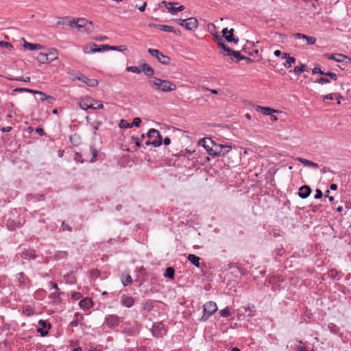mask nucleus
<instances>
[{
  "label": "nucleus",
  "instance_id": "obj_37",
  "mask_svg": "<svg viewBox=\"0 0 351 351\" xmlns=\"http://www.w3.org/2000/svg\"><path fill=\"white\" fill-rule=\"evenodd\" d=\"M143 310L150 312L154 308V301L152 300H148L145 301L143 304Z\"/></svg>",
  "mask_w": 351,
  "mask_h": 351
},
{
  "label": "nucleus",
  "instance_id": "obj_15",
  "mask_svg": "<svg viewBox=\"0 0 351 351\" xmlns=\"http://www.w3.org/2000/svg\"><path fill=\"white\" fill-rule=\"evenodd\" d=\"M146 136L149 139V141L160 140V145L162 144V136L158 130L154 128L150 129L147 133Z\"/></svg>",
  "mask_w": 351,
  "mask_h": 351
},
{
  "label": "nucleus",
  "instance_id": "obj_61",
  "mask_svg": "<svg viewBox=\"0 0 351 351\" xmlns=\"http://www.w3.org/2000/svg\"><path fill=\"white\" fill-rule=\"evenodd\" d=\"M315 193H316L315 195V199H320L322 197L323 193L320 189H316Z\"/></svg>",
  "mask_w": 351,
  "mask_h": 351
},
{
  "label": "nucleus",
  "instance_id": "obj_24",
  "mask_svg": "<svg viewBox=\"0 0 351 351\" xmlns=\"http://www.w3.org/2000/svg\"><path fill=\"white\" fill-rule=\"evenodd\" d=\"M104 46H107V45H101L98 46L95 43H91L90 45V51L91 53H97V52L108 51V49H106Z\"/></svg>",
  "mask_w": 351,
  "mask_h": 351
},
{
  "label": "nucleus",
  "instance_id": "obj_36",
  "mask_svg": "<svg viewBox=\"0 0 351 351\" xmlns=\"http://www.w3.org/2000/svg\"><path fill=\"white\" fill-rule=\"evenodd\" d=\"M261 109V112L265 115H271L272 113L278 112V110H276L269 107H261L258 106Z\"/></svg>",
  "mask_w": 351,
  "mask_h": 351
},
{
  "label": "nucleus",
  "instance_id": "obj_59",
  "mask_svg": "<svg viewBox=\"0 0 351 351\" xmlns=\"http://www.w3.org/2000/svg\"><path fill=\"white\" fill-rule=\"evenodd\" d=\"M132 142L135 143L136 146L139 147L141 146V141L138 137L132 136Z\"/></svg>",
  "mask_w": 351,
  "mask_h": 351
},
{
  "label": "nucleus",
  "instance_id": "obj_31",
  "mask_svg": "<svg viewBox=\"0 0 351 351\" xmlns=\"http://www.w3.org/2000/svg\"><path fill=\"white\" fill-rule=\"evenodd\" d=\"M63 278L68 284L73 285L77 282L75 276L73 272L64 275Z\"/></svg>",
  "mask_w": 351,
  "mask_h": 351
},
{
  "label": "nucleus",
  "instance_id": "obj_1",
  "mask_svg": "<svg viewBox=\"0 0 351 351\" xmlns=\"http://www.w3.org/2000/svg\"><path fill=\"white\" fill-rule=\"evenodd\" d=\"M149 86L156 91H162L165 93L171 92L176 90L177 86L175 83L162 80L157 77H150L148 80Z\"/></svg>",
  "mask_w": 351,
  "mask_h": 351
},
{
  "label": "nucleus",
  "instance_id": "obj_23",
  "mask_svg": "<svg viewBox=\"0 0 351 351\" xmlns=\"http://www.w3.org/2000/svg\"><path fill=\"white\" fill-rule=\"evenodd\" d=\"M141 67H142V71L144 72V73L146 75L151 77H154V75L155 73L154 69L151 66H149L148 64L144 63L142 64Z\"/></svg>",
  "mask_w": 351,
  "mask_h": 351
},
{
  "label": "nucleus",
  "instance_id": "obj_34",
  "mask_svg": "<svg viewBox=\"0 0 351 351\" xmlns=\"http://www.w3.org/2000/svg\"><path fill=\"white\" fill-rule=\"evenodd\" d=\"M16 278L21 285H25L29 282L27 276L23 272H20L16 275Z\"/></svg>",
  "mask_w": 351,
  "mask_h": 351
},
{
  "label": "nucleus",
  "instance_id": "obj_51",
  "mask_svg": "<svg viewBox=\"0 0 351 351\" xmlns=\"http://www.w3.org/2000/svg\"><path fill=\"white\" fill-rule=\"evenodd\" d=\"M315 82L323 84L329 83L330 82V80L328 79V78L324 77H320L319 78H317L315 81Z\"/></svg>",
  "mask_w": 351,
  "mask_h": 351
},
{
  "label": "nucleus",
  "instance_id": "obj_56",
  "mask_svg": "<svg viewBox=\"0 0 351 351\" xmlns=\"http://www.w3.org/2000/svg\"><path fill=\"white\" fill-rule=\"evenodd\" d=\"M119 126L120 128L127 129V126H128V122L125 119H121L119 122Z\"/></svg>",
  "mask_w": 351,
  "mask_h": 351
},
{
  "label": "nucleus",
  "instance_id": "obj_21",
  "mask_svg": "<svg viewBox=\"0 0 351 351\" xmlns=\"http://www.w3.org/2000/svg\"><path fill=\"white\" fill-rule=\"evenodd\" d=\"M35 92H36V93H34V94L38 95L40 96V100H41L43 101L47 100L49 104H52L56 100L54 97H53L52 96H50V95H47L43 92H41L39 90H35Z\"/></svg>",
  "mask_w": 351,
  "mask_h": 351
},
{
  "label": "nucleus",
  "instance_id": "obj_32",
  "mask_svg": "<svg viewBox=\"0 0 351 351\" xmlns=\"http://www.w3.org/2000/svg\"><path fill=\"white\" fill-rule=\"evenodd\" d=\"M150 27L154 26L155 27L159 29L160 30L167 32H171L172 31H174V27L170 25H154V24H149Z\"/></svg>",
  "mask_w": 351,
  "mask_h": 351
},
{
  "label": "nucleus",
  "instance_id": "obj_30",
  "mask_svg": "<svg viewBox=\"0 0 351 351\" xmlns=\"http://www.w3.org/2000/svg\"><path fill=\"white\" fill-rule=\"evenodd\" d=\"M23 47L25 49H29L31 51L41 49L44 48V47L42 45H40V44H33V43H28V42H27L25 40L24 42Z\"/></svg>",
  "mask_w": 351,
  "mask_h": 351
},
{
  "label": "nucleus",
  "instance_id": "obj_10",
  "mask_svg": "<svg viewBox=\"0 0 351 351\" xmlns=\"http://www.w3.org/2000/svg\"><path fill=\"white\" fill-rule=\"evenodd\" d=\"M105 323L110 328H114L119 324L120 318L116 315H108L106 317Z\"/></svg>",
  "mask_w": 351,
  "mask_h": 351
},
{
  "label": "nucleus",
  "instance_id": "obj_7",
  "mask_svg": "<svg viewBox=\"0 0 351 351\" xmlns=\"http://www.w3.org/2000/svg\"><path fill=\"white\" fill-rule=\"evenodd\" d=\"M122 332L129 336H135L139 333V326L136 323L126 322Z\"/></svg>",
  "mask_w": 351,
  "mask_h": 351
},
{
  "label": "nucleus",
  "instance_id": "obj_2",
  "mask_svg": "<svg viewBox=\"0 0 351 351\" xmlns=\"http://www.w3.org/2000/svg\"><path fill=\"white\" fill-rule=\"evenodd\" d=\"M58 51L53 48L50 49L48 53H40L37 60L42 64L51 62L58 58Z\"/></svg>",
  "mask_w": 351,
  "mask_h": 351
},
{
  "label": "nucleus",
  "instance_id": "obj_40",
  "mask_svg": "<svg viewBox=\"0 0 351 351\" xmlns=\"http://www.w3.org/2000/svg\"><path fill=\"white\" fill-rule=\"evenodd\" d=\"M175 276V269L171 267H169L166 269V271L164 274V276L166 278H169L170 279H173Z\"/></svg>",
  "mask_w": 351,
  "mask_h": 351
},
{
  "label": "nucleus",
  "instance_id": "obj_57",
  "mask_svg": "<svg viewBox=\"0 0 351 351\" xmlns=\"http://www.w3.org/2000/svg\"><path fill=\"white\" fill-rule=\"evenodd\" d=\"M62 228L63 231H66V230L69 231V232L72 231L71 226H70L69 224H66L64 221H63L62 223Z\"/></svg>",
  "mask_w": 351,
  "mask_h": 351
},
{
  "label": "nucleus",
  "instance_id": "obj_8",
  "mask_svg": "<svg viewBox=\"0 0 351 351\" xmlns=\"http://www.w3.org/2000/svg\"><path fill=\"white\" fill-rule=\"evenodd\" d=\"M152 332L155 337H161L166 334V329L162 322H156L153 324Z\"/></svg>",
  "mask_w": 351,
  "mask_h": 351
},
{
  "label": "nucleus",
  "instance_id": "obj_18",
  "mask_svg": "<svg viewBox=\"0 0 351 351\" xmlns=\"http://www.w3.org/2000/svg\"><path fill=\"white\" fill-rule=\"evenodd\" d=\"M311 193V189L307 185H304L299 189L298 195L302 199L307 198Z\"/></svg>",
  "mask_w": 351,
  "mask_h": 351
},
{
  "label": "nucleus",
  "instance_id": "obj_41",
  "mask_svg": "<svg viewBox=\"0 0 351 351\" xmlns=\"http://www.w3.org/2000/svg\"><path fill=\"white\" fill-rule=\"evenodd\" d=\"M306 69V65L304 64H300V66H297L293 69V73L295 75H300L302 72H304Z\"/></svg>",
  "mask_w": 351,
  "mask_h": 351
},
{
  "label": "nucleus",
  "instance_id": "obj_14",
  "mask_svg": "<svg viewBox=\"0 0 351 351\" xmlns=\"http://www.w3.org/2000/svg\"><path fill=\"white\" fill-rule=\"evenodd\" d=\"M214 37L215 40L217 41L218 47L223 50V54L224 55V53H230L232 49L222 41L221 37L218 34L214 35Z\"/></svg>",
  "mask_w": 351,
  "mask_h": 351
},
{
  "label": "nucleus",
  "instance_id": "obj_11",
  "mask_svg": "<svg viewBox=\"0 0 351 351\" xmlns=\"http://www.w3.org/2000/svg\"><path fill=\"white\" fill-rule=\"evenodd\" d=\"M214 142L211 140L210 138H204L199 141L198 145L203 146L205 149L206 150L207 153L210 155L209 150L210 149H215V147H213Z\"/></svg>",
  "mask_w": 351,
  "mask_h": 351
},
{
  "label": "nucleus",
  "instance_id": "obj_60",
  "mask_svg": "<svg viewBox=\"0 0 351 351\" xmlns=\"http://www.w3.org/2000/svg\"><path fill=\"white\" fill-rule=\"evenodd\" d=\"M141 122V119L139 117H136L133 119L132 123L134 126L138 127Z\"/></svg>",
  "mask_w": 351,
  "mask_h": 351
},
{
  "label": "nucleus",
  "instance_id": "obj_54",
  "mask_svg": "<svg viewBox=\"0 0 351 351\" xmlns=\"http://www.w3.org/2000/svg\"><path fill=\"white\" fill-rule=\"evenodd\" d=\"M74 160L80 163L84 162V160L82 158V156L80 153L76 152L74 156Z\"/></svg>",
  "mask_w": 351,
  "mask_h": 351
},
{
  "label": "nucleus",
  "instance_id": "obj_35",
  "mask_svg": "<svg viewBox=\"0 0 351 351\" xmlns=\"http://www.w3.org/2000/svg\"><path fill=\"white\" fill-rule=\"evenodd\" d=\"M90 154L92 155V158L90 159L89 162L93 163V162H95L97 160V156H98V151L95 148V146L91 145L90 147Z\"/></svg>",
  "mask_w": 351,
  "mask_h": 351
},
{
  "label": "nucleus",
  "instance_id": "obj_50",
  "mask_svg": "<svg viewBox=\"0 0 351 351\" xmlns=\"http://www.w3.org/2000/svg\"><path fill=\"white\" fill-rule=\"evenodd\" d=\"M219 314L223 317H228L230 315V312L228 308H225L220 311Z\"/></svg>",
  "mask_w": 351,
  "mask_h": 351
},
{
  "label": "nucleus",
  "instance_id": "obj_58",
  "mask_svg": "<svg viewBox=\"0 0 351 351\" xmlns=\"http://www.w3.org/2000/svg\"><path fill=\"white\" fill-rule=\"evenodd\" d=\"M324 75H326V76L330 77V78L333 80H337V75L335 73H332V72H330V71H328V72H326V73L324 72Z\"/></svg>",
  "mask_w": 351,
  "mask_h": 351
},
{
  "label": "nucleus",
  "instance_id": "obj_4",
  "mask_svg": "<svg viewBox=\"0 0 351 351\" xmlns=\"http://www.w3.org/2000/svg\"><path fill=\"white\" fill-rule=\"evenodd\" d=\"M217 311V306L214 302H208L203 306L204 314L199 319L201 322L206 321L209 317L213 315Z\"/></svg>",
  "mask_w": 351,
  "mask_h": 351
},
{
  "label": "nucleus",
  "instance_id": "obj_3",
  "mask_svg": "<svg viewBox=\"0 0 351 351\" xmlns=\"http://www.w3.org/2000/svg\"><path fill=\"white\" fill-rule=\"evenodd\" d=\"M213 147H215V149H210L209 152H210V155L214 157L223 156L232 149V147L230 145L217 144L215 143Z\"/></svg>",
  "mask_w": 351,
  "mask_h": 351
},
{
  "label": "nucleus",
  "instance_id": "obj_53",
  "mask_svg": "<svg viewBox=\"0 0 351 351\" xmlns=\"http://www.w3.org/2000/svg\"><path fill=\"white\" fill-rule=\"evenodd\" d=\"M328 328L329 330L333 333H337V326L333 323H330L328 326Z\"/></svg>",
  "mask_w": 351,
  "mask_h": 351
},
{
  "label": "nucleus",
  "instance_id": "obj_28",
  "mask_svg": "<svg viewBox=\"0 0 351 351\" xmlns=\"http://www.w3.org/2000/svg\"><path fill=\"white\" fill-rule=\"evenodd\" d=\"M224 56H233L234 58H236L237 62H239L240 60H243L245 59V56L241 55L239 51H234L232 49L230 51V53H224Z\"/></svg>",
  "mask_w": 351,
  "mask_h": 351
},
{
  "label": "nucleus",
  "instance_id": "obj_44",
  "mask_svg": "<svg viewBox=\"0 0 351 351\" xmlns=\"http://www.w3.org/2000/svg\"><path fill=\"white\" fill-rule=\"evenodd\" d=\"M141 70L139 67L135 66H130L126 68V71L129 72H132L136 74H140L141 73Z\"/></svg>",
  "mask_w": 351,
  "mask_h": 351
},
{
  "label": "nucleus",
  "instance_id": "obj_38",
  "mask_svg": "<svg viewBox=\"0 0 351 351\" xmlns=\"http://www.w3.org/2000/svg\"><path fill=\"white\" fill-rule=\"evenodd\" d=\"M68 252L66 251H56L54 254V258L56 260H61L66 258Z\"/></svg>",
  "mask_w": 351,
  "mask_h": 351
},
{
  "label": "nucleus",
  "instance_id": "obj_49",
  "mask_svg": "<svg viewBox=\"0 0 351 351\" xmlns=\"http://www.w3.org/2000/svg\"><path fill=\"white\" fill-rule=\"evenodd\" d=\"M15 92H27L30 93H36L35 90L29 89L26 88H16L14 90Z\"/></svg>",
  "mask_w": 351,
  "mask_h": 351
},
{
  "label": "nucleus",
  "instance_id": "obj_48",
  "mask_svg": "<svg viewBox=\"0 0 351 351\" xmlns=\"http://www.w3.org/2000/svg\"><path fill=\"white\" fill-rule=\"evenodd\" d=\"M93 110L102 109L104 108L103 104L98 100L94 99V101H93Z\"/></svg>",
  "mask_w": 351,
  "mask_h": 351
},
{
  "label": "nucleus",
  "instance_id": "obj_63",
  "mask_svg": "<svg viewBox=\"0 0 351 351\" xmlns=\"http://www.w3.org/2000/svg\"><path fill=\"white\" fill-rule=\"evenodd\" d=\"M245 312L250 311V313L248 314V316L252 317L254 315V313H252V308L248 306L247 307H245Z\"/></svg>",
  "mask_w": 351,
  "mask_h": 351
},
{
  "label": "nucleus",
  "instance_id": "obj_55",
  "mask_svg": "<svg viewBox=\"0 0 351 351\" xmlns=\"http://www.w3.org/2000/svg\"><path fill=\"white\" fill-rule=\"evenodd\" d=\"M10 80H15V81H23V82H28L30 81V77H17V78H9Z\"/></svg>",
  "mask_w": 351,
  "mask_h": 351
},
{
  "label": "nucleus",
  "instance_id": "obj_33",
  "mask_svg": "<svg viewBox=\"0 0 351 351\" xmlns=\"http://www.w3.org/2000/svg\"><path fill=\"white\" fill-rule=\"evenodd\" d=\"M188 260L195 267H199V257L195 254H189Z\"/></svg>",
  "mask_w": 351,
  "mask_h": 351
},
{
  "label": "nucleus",
  "instance_id": "obj_9",
  "mask_svg": "<svg viewBox=\"0 0 351 351\" xmlns=\"http://www.w3.org/2000/svg\"><path fill=\"white\" fill-rule=\"evenodd\" d=\"M184 27L190 31H195L198 27V21L195 17L184 19Z\"/></svg>",
  "mask_w": 351,
  "mask_h": 351
},
{
  "label": "nucleus",
  "instance_id": "obj_43",
  "mask_svg": "<svg viewBox=\"0 0 351 351\" xmlns=\"http://www.w3.org/2000/svg\"><path fill=\"white\" fill-rule=\"evenodd\" d=\"M132 282V277L128 274L125 277H123L121 279V282L124 287L128 286Z\"/></svg>",
  "mask_w": 351,
  "mask_h": 351
},
{
  "label": "nucleus",
  "instance_id": "obj_19",
  "mask_svg": "<svg viewBox=\"0 0 351 351\" xmlns=\"http://www.w3.org/2000/svg\"><path fill=\"white\" fill-rule=\"evenodd\" d=\"M282 58L286 60V62L283 64L284 66L289 69L291 67L292 64H294L296 59L293 57H291L287 53H282Z\"/></svg>",
  "mask_w": 351,
  "mask_h": 351
},
{
  "label": "nucleus",
  "instance_id": "obj_29",
  "mask_svg": "<svg viewBox=\"0 0 351 351\" xmlns=\"http://www.w3.org/2000/svg\"><path fill=\"white\" fill-rule=\"evenodd\" d=\"M234 29H230L229 34L225 36L224 38L229 43H234L235 44H237L239 41V38L234 36Z\"/></svg>",
  "mask_w": 351,
  "mask_h": 351
},
{
  "label": "nucleus",
  "instance_id": "obj_26",
  "mask_svg": "<svg viewBox=\"0 0 351 351\" xmlns=\"http://www.w3.org/2000/svg\"><path fill=\"white\" fill-rule=\"evenodd\" d=\"M296 160L299 161L300 162L302 163L305 166L310 167L312 168L317 169L319 167L318 165L313 161H311L309 160L303 158H297Z\"/></svg>",
  "mask_w": 351,
  "mask_h": 351
},
{
  "label": "nucleus",
  "instance_id": "obj_5",
  "mask_svg": "<svg viewBox=\"0 0 351 351\" xmlns=\"http://www.w3.org/2000/svg\"><path fill=\"white\" fill-rule=\"evenodd\" d=\"M76 27L83 32H92L94 30L93 23L91 21H88L84 18L76 19Z\"/></svg>",
  "mask_w": 351,
  "mask_h": 351
},
{
  "label": "nucleus",
  "instance_id": "obj_45",
  "mask_svg": "<svg viewBox=\"0 0 351 351\" xmlns=\"http://www.w3.org/2000/svg\"><path fill=\"white\" fill-rule=\"evenodd\" d=\"M151 145H154L155 147H159L160 145V140H153V141L148 140L145 143L146 146Z\"/></svg>",
  "mask_w": 351,
  "mask_h": 351
},
{
  "label": "nucleus",
  "instance_id": "obj_13",
  "mask_svg": "<svg viewBox=\"0 0 351 351\" xmlns=\"http://www.w3.org/2000/svg\"><path fill=\"white\" fill-rule=\"evenodd\" d=\"M94 99L90 97H86L80 102V106L82 109L86 110L88 109H93Z\"/></svg>",
  "mask_w": 351,
  "mask_h": 351
},
{
  "label": "nucleus",
  "instance_id": "obj_42",
  "mask_svg": "<svg viewBox=\"0 0 351 351\" xmlns=\"http://www.w3.org/2000/svg\"><path fill=\"white\" fill-rule=\"evenodd\" d=\"M23 312L27 316H30L34 313V309L32 306L27 305L23 307Z\"/></svg>",
  "mask_w": 351,
  "mask_h": 351
},
{
  "label": "nucleus",
  "instance_id": "obj_25",
  "mask_svg": "<svg viewBox=\"0 0 351 351\" xmlns=\"http://www.w3.org/2000/svg\"><path fill=\"white\" fill-rule=\"evenodd\" d=\"M79 304L82 308L88 310L93 306V301L90 298H85L82 300Z\"/></svg>",
  "mask_w": 351,
  "mask_h": 351
},
{
  "label": "nucleus",
  "instance_id": "obj_62",
  "mask_svg": "<svg viewBox=\"0 0 351 351\" xmlns=\"http://www.w3.org/2000/svg\"><path fill=\"white\" fill-rule=\"evenodd\" d=\"M146 5H147L146 2H144L142 5L138 6V5H136V7L138 8V9L140 12H143L145 10Z\"/></svg>",
  "mask_w": 351,
  "mask_h": 351
},
{
  "label": "nucleus",
  "instance_id": "obj_52",
  "mask_svg": "<svg viewBox=\"0 0 351 351\" xmlns=\"http://www.w3.org/2000/svg\"><path fill=\"white\" fill-rule=\"evenodd\" d=\"M312 73L313 74L319 73L321 75H324V72L321 69L319 65H316L312 70Z\"/></svg>",
  "mask_w": 351,
  "mask_h": 351
},
{
  "label": "nucleus",
  "instance_id": "obj_46",
  "mask_svg": "<svg viewBox=\"0 0 351 351\" xmlns=\"http://www.w3.org/2000/svg\"><path fill=\"white\" fill-rule=\"evenodd\" d=\"M80 137L77 134H75L73 135H71L70 136V141L71 143L75 145V146H77V144H78V140H79Z\"/></svg>",
  "mask_w": 351,
  "mask_h": 351
},
{
  "label": "nucleus",
  "instance_id": "obj_12",
  "mask_svg": "<svg viewBox=\"0 0 351 351\" xmlns=\"http://www.w3.org/2000/svg\"><path fill=\"white\" fill-rule=\"evenodd\" d=\"M161 3L164 4L172 14H176L178 12L183 11L185 9L184 5H180L178 8L174 7L173 5H176L178 3H167L166 1H162Z\"/></svg>",
  "mask_w": 351,
  "mask_h": 351
},
{
  "label": "nucleus",
  "instance_id": "obj_17",
  "mask_svg": "<svg viewBox=\"0 0 351 351\" xmlns=\"http://www.w3.org/2000/svg\"><path fill=\"white\" fill-rule=\"evenodd\" d=\"M293 36L296 39H304L306 40L307 44L308 45H313L316 42V38L313 36H308L307 35L301 34V33H295L293 34Z\"/></svg>",
  "mask_w": 351,
  "mask_h": 351
},
{
  "label": "nucleus",
  "instance_id": "obj_39",
  "mask_svg": "<svg viewBox=\"0 0 351 351\" xmlns=\"http://www.w3.org/2000/svg\"><path fill=\"white\" fill-rule=\"evenodd\" d=\"M106 49L108 50H114L119 51H124L127 49V47L125 45H120V46H110L107 45V46H104Z\"/></svg>",
  "mask_w": 351,
  "mask_h": 351
},
{
  "label": "nucleus",
  "instance_id": "obj_20",
  "mask_svg": "<svg viewBox=\"0 0 351 351\" xmlns=\"http://www.w3.org/2000/svg\"><path fill=\"white\" fill-rule=\"evenodd\" d=\"M21 257L23 259H34L36 256L35 254L34 251L32 249H24L21 252Z\"/></svg>",
  "mask_w": 351,
  "mask_h": 351
},
{
  "label": "nucleus",
  "instance_id": "obj_6",
  "mask_svg": "<svg viewBox=\"0 0 351 351\" xmlns=\"http://www.w3.org/2000/svg\"><path fill=\"white\" fill-rule=\"evenodd\" d=\"M147 51L150 55L155 57L161 64L164 65H168L170 64V58L167 56H165L158 49L149 48L148 49Z\"/></svg>",
  "mask_w": 351,
  "mask_h": 351
},
{
  "label": "nucleus",
  "instance_id": "obj_27",
  "mask_svg": "<svg viewBox=\"0 0 351 351\" xmlns=\"http://www.w3.org/2000/svg\"><path fill=\"white\" fill-rule=\"evenodd\" d=\"M328 58L337 62H341L345 60V58H348V56L341 53H334L328 56Z\"/></svg>",
  "mask_w": 351,
  "mask_h": 351
},
{
  "label": "nucleus",
  "instance_id": "obj_16",
  "mask_svg": "<svg viewBox=\"0 0 351 351\" xmlns=\"http://www.w3.org/2000/svg\"><path fill=\"white\" fill-rule=\"evenodd\" d=\"M77 79L80 81L83 82L87 86H88L90 87H95L98 85V83H99L97 80L93 79V78H92V79L88 78L86 76H85L84 75H81V76L78 77Z\"/></svg>",
  "mask_w": 351,
  "mask_h": 351
},
{
  "label": "nucleus",
  "instance_id": "obj_47",
  "mask_svg": "<svg viewBox=\"0 0 351 351\" xmlns=\"http://www.w3.org/2000/svg\"><path fill=\"white\" fill-rule=\"evenodd\" d=\"M0 47H6L10 51L12 50L14 48L13 45L10 43H8L3 40L0 41Z\"/></svg>",
  "mask_w": 351,
  "mask_h": 351
},
{
  "label": "nucleus",
  "instance_id": "obj_64",
  "mask_svg": "<svg viewBox=\"0 0 351 351\" xmlns=\"http://www.w3.org/2000/svg\"><path fill=\"white\" fill-rule=\"evenodd\" d=\"M174 21L176 23H177L178 25H181L183 27L184 25V19H174Z\"/></svg>",
  "mask_w": 351,
  "mask_h": 351
},
{
  "label": "nucleus",
  "instance_id": "obj_22",
  "mask_svg": "<svg viewBox=\"0 0 351 351\" xmlns=\"http://www.w3.org/2000/svg\"><path fill=\"white\" fill-rule=\"evenodd\" d=\"M121 303L125 307L130 308L134 305V300L131 296H127L123 295L121 296Z\"/></svg>",
  "mask_w": 351,
  "mask_h": 351
}]
</instances>
